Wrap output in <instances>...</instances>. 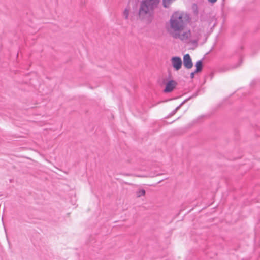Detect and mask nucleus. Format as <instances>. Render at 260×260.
Here are the masks:
<instances>
[{"label": "nucleus", "instance_id": "nucleus-3", "mask_svg": "<svg viewBox=\"0 0 260 260\" xmlns=\"http://www.w3.org/2000/svg\"><path fill=\"white\" fill-rule=\"evenodd\" d=\"M171 61L173 67L176 71H178L181 69L182 65V61L180 57H172L171 59Z\"/></svg>", "mask_w": 260, "mask_h": 260}, {"label": "nucleus", "instance_id": "nucleus-1", "mask_svg": "<svg viewBox=\"0 0 260 260\" xmlns=\"http://www.w3.org/2000/svg\"><path fill=\"white\" fill-rule=\"evenodd\" d=\"M170 24L168 31L173 38L186 42L191 37L190 30L184 31L186 23L183 14L178 12L174 13L171 17Z\"/></svg>", "mask_w": 260, "mask_h": 260}, {"label": "nucleus", "instance_id": "nucleus-11", "mask_svg": "<svg viewBox=\"0 0 260 260\" xmlns=\"http://www.w3.org/2000/svg\"><path fill=\"white\" fill-rule=\"evenodd\" d=\"M209 2L214 3L216 2L217 0H208Z\"/></svg>", "mask_w": 260, "mask_h": 260}, {"label": "nucleus", "instance_id": "nucleus-4", "mask_svg": "<svg viewBox=\"0 0 260 260\" xmlns=\"http://www.w3.org/2000/svg\"><path fill=\"white\" fill-rule=\"evenodd\" d=\"M183 62L184 66L188 69H191L193 67V63L189 54L184 55L183 58Z\"/></svg>", "mask_w": 260, "mask_h": 260}, {"label": "nucleus", "instance_id": "nucleus-8", "mask_svg": "<svg viewBox=\"0 0 260 260\" xmlns=\"http://www.w3.org/2000/svg\"><path fill=\"white\" fill-rule=\"evenodd\" d=\"M129 9L126 8L123 12V16L125 19H128Z\"/></svg>", "mask_w": 260, "mask_h": 260}, {"label": "nucleus", "instance_id": "nucleus-2", "mask_svg": "<svg viewBox=\"0 0 260 260\" xmlns=\"http://www.w3.org/2000/svg\"><path fill=\"white\" fill-rule=\"evenodd\" d=\"M159 2V0H143L139 9V19L147 23H150L153 17L154 10Z\"/></svg>", "mask_w": 260, "mask_h": 260}, {"label": "nucleus", "instance_id": "nucleus-7", "mask_svg": "<svg viewBox=\"0 0 260 260\" xmlns=\"http://www.w3.org/2000/svg\"><path fill=\"white\" fill-rule=\"evenodd\" d=\"M187 100H184L179 106H178L172 112H171L169 114L168 117H171V116L174 115L177 112V111L181 108V107L185 103V102Z\"/></svg>", "mask_w": 260, "mask_h": 260}, {"label": "nucleus", "instance_id": "nucleus-9", "mask_svg": "<svg viewBox=\"0 0 260 260\" xmlns=\"http://www.w3.org/2000/svg\"><path fill=\"white\" fill-rule=\"evenodd\" d=\"M145 190L144 189H140L136 192V195L138 197H140L142 196L145 194Z\"/></svg>", "mask_w": 260, "mask_h": 260}, {"label": "nucleus", "instance_id": "nucleus-10", "mask_svg": "<svg viewBox=\"0 0 260 260\" xmlns=\"http://www.w3.org/2000/svg\"><path fill=\"white\" fill-rule=\"evenodd\" d=\"M196 73V72H195V71H194V72H191V73H190V78H191V79H193V78L194 77V74H195V73Z\"/></svg>", "mask_w": 260, "mask_h": 260}, {"label": "nucleus", "instance_id": "nucleus-6", "mask_svg": "<svg viewBox=\"0 0 260 260\" xmlns=\"http://www.w3.org/2000/svg\"><path fill=\"white\" fill-rule=\"evenodd\" d=\"M196 70L195 72H200L203 69V61L202 60H198L195 64Z\"/></svg>", "mask_w": 260, "mask_h": 260}, {"label": "nucleus", "instance_id": "nucleus-5", "mask_svg": "<svg viewBox=\"0 0 260 260\" xmlns=\"http://www.w3.org/2000/svg\"><path fill=\"white\" fill-rule=\"evenodd\" d=\"M177 85V83L175 81L170 80L166 85V87L164 90V92L168 93L172 91Z\"/></svg>", "mask_w": 260, "mask_h": 260}]
</instances>
